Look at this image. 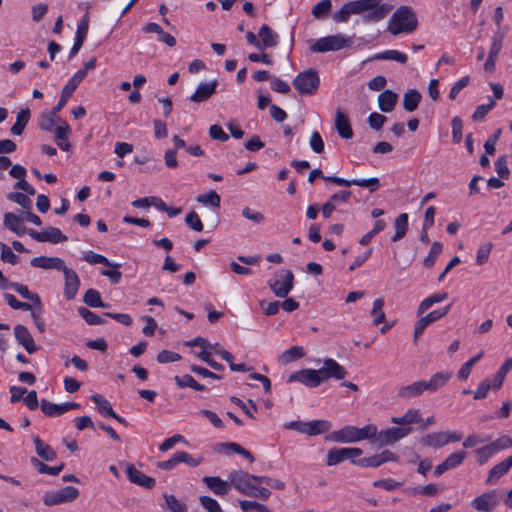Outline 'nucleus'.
Returning <instances> with one entry per match:
<instances>
[{
	"label": "nucleus",
	"mask_w": 512,
	"mask_h": 512,
	"mask_svg": "<svg viewBox=\"0 0 512 512\" xmlns=\"http://www.w3.org/2000/svg\"><path fill=\"white\" fill-rule=\"evenodd\" d=\"M418 20L410 6H400L395 10L388 24V31L393 35L412 33L417 29Z\"/></svg>",
	"instance_id": "obj_1"
},
{
	"label": "nucleus",
	"mask_w": 512,
	"mask_h": 512,
	"mask_svg": "<svg viewBox=\"0 0 512 512\" xmlns=\"http://www.w3.org/2000/svg\"><path fill=\"white\" fill-rule=\"evenodd\" d=\"M230 481L233 487L241 494L266 500L271 492L265 487L255 485L254 475L244 471H236L230 474Z\"/></svg>",
	"instance_id": "obj_2"
},
{
	"label": "nucleus",
	"mask_w": 512,
	"mask_h": 512,
	"mask_svg": "<svg viewBox=\"0 0 512 512\" xmlns=\"http://www.w3.org/2000/svg\"><path fill=\"white\" fill-rule=\"evenodd\" d=\"M292 83L300 95H314L319 88L320 78L316 69L309 68L299 73Z\"/></svg>",
	"instance_id": "obj_3"
},
{
	"label": "nucleus",
	"mask_w": 512,
	"mask_h": 512,
	"mask_svg": "<svg viewBox=\"0 0 512 512\" xmlns=\"http://www.w3.org/2000/svg\"><path fill=\"white\" fill-rule=\"evenodd\" d=\"M294 284V274L291 270L281 269L277 271L273 278L268 281V286L275 296L284 298L292 290Z\"/></svg>",
	"instance_id": "obj_4"
},
{
	"label": "nucleus",
	"mask_w": 512,
	"mask_h": 512,
	"mask_svg": "<svg viewBox=\"0 0 512 512\" xmlns=\"http://www.w3.org/2000/svg\"><path fill=\"white\" fill-rule=\"evenodd\" d=\"M351 45V38L342 34H335L318 39L310 50L315 53L338 51Z\"/></svg>",
	"instance_id": "obj_5"
},
{
	"label": "nucleus",
	"mask_w": 512,
	"mask_h": 512,
	"mask_svg": "<svg viewBox=\"0 0 512 512\" xmlns=\"http://www.w3.org/2000/svg\"><path fill=\"white\" fill-rule=\"evenodd\" d=\"M79 495L77 488L72 486L63 487L60 490L48 491L43 496V503L46 506H55L74 501Z\"/></svg>",
	"instance_id": "obj_6"
},
{
	"label": "nucleus",
	"mask_w": 512,
	"mask_h": 512,
	"mask_svg": "<svg viewBox=\"0 0 512 512\" xmlns=\"http://www.w3.org/2000/svg\"><path fill=\"white\" fill-rule=\"evenodd\" d=\"M461 438V435L447 430L427 434L421 438V443L425 446L441 448L448 443L460 441Z\"/></svg>",
	"instance_id": "obj_7"
},
{
	"label": "nucleus",
	"mask_w": 512,
	"mask_h": 512,
	"mask_svg": "<svg viewBox=\"0 0 512 512\" xmlns=\"http://www.w3.org/2000/svg\"><path fill=\"white\" fill-rule=\"evenodd\" d=\"M411 430V427H391L380 431L375 441L381 446L391 445L407 436Z\"/></svg>",
	"instance_id": "obj_8"
},
{
	"label": "nucleus",
	"mask_w": 512,
	"mask_h": 512,
	"mask_svg": "<svg viewBox=\"0 0 512 512\" xmlns=\"http://www.w3.org/2000/svg\"><path fill=\"white\" fill-rule=\"evenodd\" d=\"M450 308L451 305H447L442 309L434 310L428 313L426 316L421 315L420 319L417 320L414 327V340L416 341L419 338V336L423 333L428 325L446 316L450 311Z\"/></svg>",
	"instance_id": "obj_9"
},
{
	"label": "nucleus",
	"mask_w": 512,
	"mask_h": 512,
	"mask_svg": "<svg viewBox=\"0 0 512 512\" xmlns=\"http://www.w3.org/2000/svg\"><path fill=\"white\" fill-rule=\"evenodd\" d=\"M362 454L360 448H333L327 452V465L334 466L346 459H353Z\"/></svg>",
	"instance_id": "obj_10"
},
{
	"label": "nucleus",
	"mask_w": 512,
	"mask_h": 512,
	"mask_svg": "<svg viewBox=\"0 0 512 512\" xmlns=\"http://www.w3.org/2000/svg\"><path fill=\"white\" fill-rule=\"evenodd\" d=\"M28 234L38 242H50L53 244L65 242L68 239L67 236L64 235L57 227H49L47 230L42 232L29 229Z\"/></svg>",
	"instance_id": "obj_11"
},
{
	"label": "nucleus",
	"mask_w": 512,
	"mask_h": 512,
	"mask_svg": "<svg viewBox=\"0 0 512 512\" xmlns=\"http://www.w3.org/2000/svg\"><path fill=\"white\" fill-rule=\"evenodd\" d=\"M330 182L344 187H350L352 185L360 186L368 188V190L373 193L380 187V180L377 177H372L368 179H353L347 180L340 177H327Z\"/></svg>",
	"instance_id": "obj_12"
},
{
	"label": "nucleus",
	"mask_w": 512,
	"mask_h": 512,
	"mask_svg": "<svg viewBox=\"0 0 512 512\" xmlns=\"http://www.w3.org/2000/svg\"><path fill=\"white\" fill-rule=\"evenodd\" d=\"M14 336L19 345H21L29 354L38 351L39 347L26 326L18 324L13 329Z\"/></svg>",
	"instance_id": "obj_13"
},
{
	"label": "nucleus",
	"mask_w": 512,
	"mask_h": 512,
	"mask_svg": "<svg viewBox=\"0 0 512 512\" xmlns=\"http://www.w3.org/2000/svg\"><path fill=\"white\" fill-rule=\"evenodd\" d=\"M498 504L499 499L495 490L476 497L471 503L473 508L481 512H491Z\"/></svg>",
	"instance_id": "obj_14"
},
{
	"label": "nucleus",
	"mask_w": 512,
	"mask_h": 512,
	"mask_svg": "<svg viewBox=\"0 0 512 512\" xmlns=\"http://www.w3.org/2000/svg\"><path fill=\"white\" fill-rule=\"evenodd\" d=\"M61 271H63L65 278L64 296L67 300H72L75 298L80 286L79 277L74 270L68 268L66 265Z\"/></svg>",
	"instance_id": "obj_15"
},
{
	"label": "nucleus",
	"mask_w": 512,
	"mask_h": 512,
	"mask_svg": "<svg viewBox=\"0 0 512 512\" xmlns=\"http://www.w3.org/2000/svg\"><path fill=\"white\" fill-rule=\"evenodd\" d=\"M300 382L309 388L319 386V378L316 375L315 369H302L289 375L288 382Z\"/></svg>",
	"instance_id": "obj_16"
},
{
	"label": "nucleus",
	"mask_w": 512,
	"mask_h": 512,
	"mask_svg": "<svg viewBox=\"0 0 512 512\" xmlns=\"http://www.w3.org/2000/svg\"><path fill=\"white\" fill-rule=\"evenodd\" d=\"M83 81V72H76L69 80L61 92L59 102L55 106V111H60L68 101L69 97L76 90L78 85Z\"/></svg>",
	"instance_id": "obj_17"
},
{
	"label": "nucleus",
	"mask_w": 512,
	"mask_h": 512,
	"mask_svg": "<svg viewBox=\"0 0 512 512\" xmlns=\"http://www.w3.org/2000/svg\"><path fill=\"white\" fill-rule=\"evenodd\" d=\"M127 477L129 480L139 486L151 489L155 486V480L152 477L145 475L132 464H128L126 468Z\"/></svg>",
	"instance_id": "obj_18"
},
{
	"label": "nucleus",
	"mask_w": 512,
	"mask_h": 512,
	"mask_svg": "<svg viewBox=\"0 0 512 512\" xmlns=\"http://www.w3.org/2000/svg\"><path fill=\"white\" fill-rule=\"evenodd\" d=\"M31 266L44 270L55 269L61 271L65 268V262L59 257L39 256L30 261Z\"/></svg>",
	"instance_id": "obj_19"
},
{
	"label": "nucleus",
	"mask_w": 512,
	"mask_h": 512,
	"mask_svg": "<svg viewBox=\"0 0 512 512\" xmlns=\"http://www.w3.org/2000/svg\"><path fill=\"white\" fill-rule=\"evenodd\" d=\"M203 482L217 496L227 495L233 486L231 482L224 481L217 476H205Z\"/></svg>",
	"instance_id": "obj_20"
},
{
	"label": "nucleus",
	"mask_w": 512,
	"mask_h": 512,
	"mask_svg": "<svg viewBox=\"0 0 512 512\" xmlns=\"http://www.w3.org/2000/svg\"><path fill=\"white\" fill-rule=\"evenodd\" d=\"M466 457V453L464 451H456L449 455L444 462L440 465L436 466L435 474L437 476L442 475L444 472L456 468L461 465Z\"/></svg>",
	"instance_id": "obj_21"
},
{
	"label": "nucleus",
	"mask_w": 512,
	"mask_h": 512,
	"mask_svg": "<svg viewBox=\"0 0 512 512\" xmlns=\"http://www.w3.org/2000/svg\"><path fill=\"white\" fill-rule=\"evenodd\" d=\"M217 85V80H213L209 83H201L190 96V100L194 103H201L208 100L215 93Z\"/></svg>",
	"instance_id": "obj_22"
},
{
	"label": "nucleus",
	"mask_w": 512,
	"mask_h": 512,
	"mask_svg": "<svg viewBox=\"0 0 512 512\" xmlns=\"http://www.w3.org/2000/svg\"><path fill=\"white\" fill-rule=\"evenodd\" d=\"M335 128L340 137L344 139L352 138L353 131L349 119L341 108H338L335 113Z\"/></svg>",
	"instance_id": "obj_23"
},
{
	"label": "nucleus",
	"mask_w": 512,
	"mask_h": 512,
	"mask_svg": "<svg viewBox=\"0 0 512 512\" xmlns=\"http://www.w3.org/2000/svg\"><path fill=\"white\" fill-rule=\"evenodd\" d=\"M331 439L337 443H355L358 442V428L355 426H345L331 434Z\"/></svg>",
	"instance_id": "obj_24"
},
{
	"label": "nucleus",
	"mask_w": 512,
	"mask_h": 512,
	"mask_svg": "<svg viewBox=\"0 0 512 512\" xmlns=\"http://www.w3.org/2000/svg\"><path fill=\"white\" fill-rule=\"evenodd\" d=\"M425 388V380L416 381L410 385L402 386L397 391V396L401 399H411L420 396Z\"/></svg>",
	"instance_id": "obj_25"
},
{
	"label": "nucleus",
	"mask_w": 512,
	"mask_h": 512,
	"mask_svg": "<svg viewBox=\"0 0 512 512\" xmlns=\"http://www.w3.org/2000/svg\"><path fill=\"white\" fill-rule=\"evenodd\" d=\"M260 50L274 47L278 44V35L268 25L263 24L258 32Z\"/></svg>",
	"instance_id": "obj_26"
},
{
	"label": "nucleus",
	"mask_w": 512,
	"mask_h": 512,
	"mask_svg": "<svg viewBox=\"0 0 512 512\" xmlns=\"http://www.w3.org/2000/svg\"><path fill=\"white\" fill-rule=\"evenodd\" d=\"M397 94L391 90H384L378 96V105L382 112H391L397 102Z\"/></svg>",
	"instance_id": "obj_27"
},
{
	"label": "nucleus",
	"mask_w": 512,
	"mask_h": 512,
	"mask_svg": "<svg viewBox=\"0 0 512 512\" xmlns=\"http://www.w3.org/2000/svg\"><path fill=\"white\" fill-rule=\"evenodd\" d=\"M451 376V372H438L432 375L429 381H425L426 391L436 392L449 381Z\"/></svg>",
	"instance_id": "obj_28"
},
{
	"label": "nucleus",
	"mask_w": 512,
	"mask_h": 512,
	"mask_svg": "<svg viewBox=\"0 0 512 512\" xmlns=\"http://www.w3.org/2000/svg\"><path fill=\"white\" fill-rule=\"evenodd\" d=\"M511 467H512V456L508 457L507 459L503 460L499 464L495 465L489 471V475H488V478H487V483L488 484H493L500 477H502L504 474H506Z\"/></svg>",
	"instance_id": "obj_29"
},
{
	"label": "nucleus",
	"mask_w": 512,
	"mask_h": 512,
	"mask_svg": "<svg viewBox=\"0 0 512 512\" xmlns=\"http://www.w3.org/2000/svg\"><path fill=\"white\" fill-rule=\"evenodd\" d=\"M4 225L17 235H22L27 231L23 220L12 212L4 215Z\"/></svg>",
	"instance_id": "obj_30"
},
{
	"label": "nucleus",
	"mask_w": 512,
	"mask_h": 512,
	"mask_svg": "<svg viewBox=\"0 0 512 512\" xmlns=\"http://www.w3.org/2000/svg\"><path fill=\"white\" fill-rule=\"evenodd\" d=\"M323 364H325V370L328 372L329 378H334L336 380H342L346 377L347 371L341 366L337 361L332 358L324 359Z\"/></svg>",
	"instance_id": "obj_31"
},
{
	"label": "nucleus",
	"mask_w": 512,
	"mask_h": 512,
	"mask_svg": "<svg viewBox=\"0 0 512 512\" xmlns=\"http://www.w3.org/2000/svg\"><path fill=\"white\" fill-rule=\"evenodd\" d=\"M422 421L419 410L409 409L407 412L400 417H392L391 422L402 427H409L408 425L413 423H420Z\"/></svg>",
	"instance_id": "obj_32"
},
{
	"label": "nucleus",
	"mask_w": 512,
	"mask_h": 512,
	"mask_svg": "<svg viewBox=\"0 0 512 512\" xmlns=\"http://www.w3.org/2000/svg\"><path fill=\"white\" fill-rule=\"evenodd\" d=\"M70 134L71 127L68 124L60 125L55 128L57 144L63 151H68L71 147L68 141Z\"/></svg>",
	"instance_id": "obj_33"
},
{
	"label": "nucleus",
	"mask_w": 512,
	"mask_h": 512,
	"mask_svg": "<svg viewBox=\"0 0 512 512\" xmlns=\"http://www.w3.org/2000/svg\"><path fill=\"white\" fill-rule=\"evenodd\" d=\"M30 119V110L28 108L21 109L16 117V122L11 127L10 132L12 135H21L27 126Z\"/></svg>",
	"instance_id": "obj_34"
},
{
	"label": "nucleus",
	"mask_w": 512,
	"mask_h": 512,
	"mask_svg": "<svg viewBox=\"0 0 512 512\" xmlns=\"http://www.w3.org/2000/svg\"><path fill=\"white\" fill-rule=\"evenodd\" d=\"M448 297V294L446 292L442 293H435L427 298H425L421 303L419 304L417 308V316L420 317L423 315L428 309H430L434 304L442 302Z\"/></svg>",
	"instance_id": "obj_35"
},
{
	"label": "nucleus",
	"mask_w": 512,
	"mask_h": 512,
	"mask_svg": "<svg viewBox=\"0 0 512 512\" xmlns=\"http://www.w3.org/2000/svg\"><path fill=\"white\" fill-rule=\"evenodd\" d=\"M305 434L319 435L329 431L331 424L327 420H313L305 423Z\"/></svg>",
	"instance_id": "obj_36"
},
{
	"label": "nucleus",
	"mask_w": 512,
	"mask_h": 512,
	"mask_svg": "<svg viewBox=\"0 0 512 512\" xmlns=\"http://www.w3.org/2000/svg\"><path fill=\"white\" fill-rule=\"evenodd\" d=\"M395 234L392 236L391 240L393 242H397L401 240L408 229V215L406 213H402L398 215L394 221Z\"/></svg>",
	"instance_id": "obj_37"
},
{
	"label": "nucleus",
	"mask_w": 512,
	"mask_h": 512,
	"mask_svg": "<svg viewBox=\"0 0 512 512\" xmlns=\"http://www.w3.org/2000/svg\"><path fill=\"white\" fill-rule=\"evenodd\" d=\"M421 98L422 96L417 90H408L403 97V108L408 112L415 111L421 101Z\"/></svg>",
	"instance_id": "obj_38"
},
{
	"label": "nucleus",
	"mask_w": 512,
	"mask_h": 512,
	"mask_svg": "<svg viewBox=\"0 0 512 512\" xmlns=\"http://www.w3.org/2000/svg\"><path fill=\"white\" fill-rule=\"evenodd\" d=\"M34 444L36 453L40 458L45 461H53L56 459V452L49 445L44 444L38 436L34 438Z\"/></svg>",
	"instance_id": "obj_39"
},
{
	"label": "nucleus",
	"mask_w": 512,
	"mask_h": 512,
	"mask_svg": "<svg viewBox=\"0 0 512 512\" xmlns=\"http://www.w3.org/2000/svg\"><path fill=\"white\" fill-rule=\"evenodd\" d=\"M58 112L59 111H55L54 106L49 113L43 114L39 119V128L43 131L51 132L55 123L60 121V117L57 116Z\"/></svg>",
	"instance_id": "obj_40"
},
{
	"label": "nucleus",
	"mask_w": 512,
	"mask_h": 512,
	"mask_svg": "<svg viewBox=\"0 0 512 512\" xmlns=\"http://www.w3.org/2000/svg\"><path fill=\"white\" fill-rule=\"evenodd\" d=\"M83 259L89 264H102L115 269H119L121 267L120 263H112L105 256L94 253L93 251L86 252Z\"/></svg>",
	"instance_id": "obj_41"
},
{
	"label": "nucleus",
	"mask_w": 512,
	"mask_h": 512,
	"mask_svg": "<svg viewBox=\"0 0 512 512\" xmlns=\"http://www.w3.org/2000/svg\"><path fill=\"white\" fill-rule=\"evenodd\" d=\"M304 350L301 346H293L285 350L279 357V361L286 365L290 362L296 361L304 356Z\"/></svg>",
	"instance_id": "obj_42"
},
{
	"label": "nucleus",
	"mask_w": 512,
	"mask_h": 512,
	"mask_svg": "<svg viewBox=\"0 0 512 512\" xmlns=\"http://www.w3.org/2000/svg\"><path fill=\"white\" fill-rule=\"evenodd\" d=\"M373 59L376 60H393L397 61L401 64H404L407 62V55L403 52L397 51V50H386L384 52L376 54Z\"/></svg>",
	"instance_id": "obj_43"
},
{
	"label": "nucleus",
	"mask_w": 512,
	"mask_h": 512,
	"mask_svg": "<svg viewBox=\"0 0 512 512\" xmlns=\"http://www.w3.org/2000/svg\"><path fill=\"white\" fill-rule=\"evenodd\" d=\"M83 301L89 307H108V304L101 300L100 293L95 289H88L84 294Z\"/></svg>",
	"instance_id": "obj_44"
},
{
	"label": "nucleus",
	"mask_w": 512,
	"mask_h": 512,
	"mask_svg": "<svg viewBox=\"0 0 512 512\" xmlns=\"http://www.w3.org/2000/svg\"><path fill=\"white\" fill-rule=\"evenodd\" d=\"M9 287L14 289L24 299H28V300L34 302L37 306H40L41 299H40L39 295L30 292L26 285H23V284H20V283H10Z\"/></svg>",
	"instance_id": "obj_45"
},
{
	"label": "nucleus",
	"mask_w": 512,
	"mask_h": 512,
	"mask_svg": "<svg viewBox=\"0 0 512 512\" xmlns=\"http://www.w3.org/2000/svg\"><path fill=\"white\" fill-rule=\"evenodd\" d=\"M31 462H32L33 466L38 470L39 473L49 474V475H53V476L58 475L65 467L64 463H61L60 465L55 466V467H50V466L42 463L41 461H39L37 458H32Z\"/></svg>",
	"instance_id": "obj_46"
},
{
	"label": "nucleus",
	"mask_w": 512,
	"mask_h": 512,
	"mask_svg": "<svg viewBox=\"0 0 512 512\" xmlns=\"http://www.w3.org/2000/svg\"><path fill=\"white\" fill-rule=\"evenodd\" d=\"M91 399L95 403V405L97 406L98 411L102 415H104L106 417H110L113 414L114 410H113L111 404L102 395H100V394H93L91 396Z\"/></svg>",
	"instance_id": "obj_47"
},
{
	"label": "nucleus",
	"mask_w": 512,
	"mask_h": 512,
	"mask_svg": "<svg viewBox=\"0 0 512 512\" xmlns=\"http://www.w3.org/2000/svg\"><path fill=\"white\" fill-rule=\"evenodd\" d=\"M391 8L389 4H379L376 8L371 9L365 18L367 21H379L387 16Z\"/></svg>",
	"instance_id": "obj_48"
},
{
	"label": "nucleus",
	"mask_w": 512,
	"mask_h": 512,
	"mask_svg": "<svg viewBox=\"0 0 512 512\" xmlns=\"http://www.w3.org/2000/svg\"><path fill=\"white\" fill-rule=\"evenodd\" d=\"M174 380L176 384L181 388L190 387L197 391H203L205 389L203 385L199 384L191 375L188 374L182 377L175 376Z\"/></svg>",
	"instance_id": "obj_49"
},
{
	"label": "nucleus",
	"mask_w": 512,
	"mask_h": 512,
	"mask_svg": "<svg viewBox=\"0 0 512 512\" xmlns=\"http://www.w3.org/2000/svg\"><path fill=\"white\" fill-rule=\"evenodd\" d=\"M42 412L49 417L59 416L64 414L62 404H54L45 399L41 400L40 403Z\"/></svg>",
	"instance_id": "obj_50"
},
{
	"label": "nucleus",
	"mask_w": 512,
	"mask_h": 512,
	"mask_svg": "<svg viewBox=\"0 0 512 512\" xmlns=\"http://www.w3.org/2000/svg\"><path fill=\"white\" fill-rule=\"evenodd\" d=\"M442 251L443 245L440 242L435 241L431 246L428 256L424 259L423 265L427 268H431L435 264L437 256L440 255Z\"/></svg>",
	"instance_id": "obj_51"
},
{
	"label": "nucleus",
	"mask_w": 512,
	"mask_h": 512,
	"mask_svg": "<svg viewBox=\"0 0 512 512\" xmlns=\"http://www.w3.org/2000/svg\"><path fill=\"white\" fill-rule=\"evenodd\" d=\"M331 7V0H321L313 6L311 13L316 19H321L328 14Z\"/></svg>",
	"instance_id": "obj_52"
},
{
	"label": "nucleus",
	"mask_w": 512,
	"mask_h": 512,
	"mask_svg": "<svg viewBox=\"0 0 512 512\" xmlns=\"http://www.w3.org/2000/svg\"><path fill=\"white\" fill-rule=\"evenodd\" d=\"M78 312L80 316L85 320V322L89 325H100L105 323V320L103 318L96 315L95 313H93L92 311L85 307H80L78 309Z\"/></svg>",
	"instance_id": "obj_53"
},
{
	"label": "nucleus",
	"mask_w": 512,
	"mask_h": 512,
	"mask_svg": "<svg viewBox=\"0 0 512 512\" xmlns=\"http://www.w3.org/2000/svg\"><path fill=\"white\" fill-rule=\"evenodd\" d=\"M384 300L383 298H377L373 302V308L371 314L375 316L373 320L374 325H379L385 320V313L383 312Z\"/></svg>",
	"instance_id": "obj_54"
},
{
	"label": "nucleus",
	"mask_w": 512,
	"mask_h": 512,
	"mask_svg": "<svg viewBox=\"0 0 512 512\" xmlns=\"http://www.w3.org/2000/svg\"><path fill=\"white\" fill-rule=\"evenodd\" d=\"M197 201L205 205H211L215 208H219L221 198L217 192L212 190L207 194L199 195L197 197Z\"/></svg>",
	"instance_id": "obj_55"
},
{
	"label": "nucleus",
	"mask_w": 512,
	"mask_h": 512,
	"mask_svg": "<svg viewBox=\"0 0 512 512\" xmlns=\"http://www.w3.org/2000/svg\"><path fill=\"white\" fill-rule=\"evenodd\" d=\"M489 446V448L491 449V451L494 453L500 451V450H503V449H506V448H509L512 446V439L511 437L507 436V435H503L501 437H499L498 439H496L495 441L487 444Z\"/></svg>",
	"instance_id": "obj_56"
},
{
	"label": "nucleus",
	"mask_w": 512,
	"mask_h": 512,
	"mask_svg": "<svg viewBox=\"0 0 512 512\" xmlns=\"http://www.w3.org/2000/svg\"><path fill=\"white\" fill-rule=\"evenodd\" d=\"M165 503L172 512H187V506L181 503L174 495H164Z\"/></svg>",
	"instance_id": "obj_57"
},
{
	"label": "nucleus",
	"mask_w": 512,
	"mask_h": 512,
	"mask_svg": "<svg viewBox=\"0 0 512 512\" xmlns=\"http://www.w3.org/2000/svg\"><path fill=\"white\" fill-rule=\"evenodd\" d=\"M8 199L16 202L18 205H20L26 211H29L32 208L31 200L26 194H23L20 192L10 193L8 195Z\"/></svg>",
	"instance_id": "obj_58"
},
{
	"label": "nucleus",
	"mask_w": 512,
	"mask_h": 512,
	"mask_svg": "<svg viewBox=\"0 0 512 512\" xmlns=\"http://www.w3.org/2000/svg\"><path fill=\"white\" fill-rule=\"evenodd\" d=\"M0 249H1V260L3 262L10 263L12 265H16L20 258L17 256L13 251L10 249V247L2 242H0Z\"/></svg>",
	"instance_id": "obj_59"
},
{
	"label": "nucleus",
	"mask_w": 512,
	"mask_h": 512,
	"mask_svg": "<svg viewBox=\"0 0 512 512\" xmlns=\"http://www.w3.org/2000/svg\"><path fill=\"white\" fill-rule=\"evenodd\" d=\"M483 356V352H480L478 355H476L475 357L471 358L469 361H467L466 363H464L459 372H458V377L461 379V380H466L470 373H471V370H472V367L475 365V363Z\"/></svg>",
	"instance_id": "obj_60"
},
{
	"label": "nucleus",
	"mask_w": 512,
	"mask_h": 512,
	"mask_svg": "<svg viewBox=\"0 0 512 512\" xmlns=\"http://www.w3.org/2000/svg\"><path fill=\"white\" fill-rule=\"evenodd\" d=\"M503 39H504L503 33H496L493 36L490 51L488 54V56H490V58L498 57V54L500 53L501 48H502Z\"/></svg>",
	"instance_id": "obj_61"
},
{
	"label": "nucleus",
	"mask_w": 512,
	"mask_h": 512,
	"mask_svg": "<svg viewBox=\"0 0 512 512\" xmlns=\"http://www.w3.org/2000/svg\"><path fill=\"white\" fill-rule=\"evenodd\" d=\"M199 502L208 512H222L219 503L209 496H200Z\"/></svg>",
	"instance_id": "obj_62"
},
{
	"label": "nucleus",
	"mask_w": 512,
	"mask_h": 512,
	"mask_svg": "<svg viewBox=\"0 0 512 512\" xmlns=\"http://www.w3.org/2000/svg\"><path fill=\"white\" fill-rule=\"evenodd\" d=\"M492 249V243L487 242L481 245L477 251L476 262L478 265H483L488 261L490 252Z\"/></svg>",
	"instance_id": "obj_63"
},
{
	"label": "nucleus",
	"mask_w": 512,
	"mask_h": 512,
	"mask_svg": "<svg viewBox=\"0 0 512 512\" xmlns=\"http://www.w3.org/2000/svg\"><path fill=\"white\" fill-rule=\"evenodd\" d=\"M186 224L193 230L200 232L203 229L202 221L195 211H191L185 217Z\"/></svg>",
	"instance_id": "obj_64"
}]
</instances>
